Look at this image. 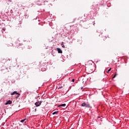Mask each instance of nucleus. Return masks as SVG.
I'll use <instances>...</instances> for the list:
<instances>
[{
    "label": "nucleus",
    "mask_w": 129,
    "mask_h": 129,
    "mask_svg": "<svg viewBox=\"0 0 129 129\" xmlns=\"http://www.w3.org/2000/svg\"><path fill=\"white\" fill-rule=\"evenodd\" d=\"M81 106H82L83 107H87V108H91L92 107H91V105H90V104L86 102L82 103Z\"/></svg>",
    "instance_id": "nucleus-1"
},
{
    "label": "nucleus",
    "mask_w": 129,
    "mask_h": 129,
    "mask_svg": "<svg viewBox=\"0 0 129 129\" xmlns=\"http://www.w3.org/2000/svg\"><path fill=\"white\" fill-rule=\"evenodd\" d=\"M44 3H48V1L44 0H39L37 3V5H38V6H41V5H42V4Z\"/></svg>",
    "instance_id": "nucleus-2"
},
{
    "label": "nucleus",
    "mask_w": 129,
    "mask_h": 129,
    "mask_svg": "<svg viewBox=\"0 0 129 129\" xmlns=\"http://www.w3.org/2000/svg\"><path fill=\"white\" fill-rule=\"evenodd\" d=\"M12 15L14 16V18H17V17L19 16V12L15 11L12 13Z\"/></svg>",
    "instance_id": "nucleus-3"
},
{
    "label": "nucleus",
    "mask_w": 129,
    "mask_h": 129,
    "mask_svg": "<svg viewBox=\"0 0 129 129\" xmlns=\"http://www.w3.org/2000/svg\"><path fill=\"white\" fill-rule=\"evenodd\" d=\"M15 94H17L18 95L17 97H19L20 95V93H18V92H17V91H14V92H12L11 94V95H15Z\"/></svg>",
    "instance_id": "nucleus-4"
},
{
    "label": "nucleus",
    "mask_w": 129,
    "mask_h": 129,
    "mask_svg": "<svg viewBox=\"0 0 129 129\" xmlns=\"http://www.w3.org/2000/svg\"><path fill=\"white\" fill-rule=\"evenodd\" d=\"M42 104V101H37L36 102H35V105L36 106H40L41 105V104Z\"/></svg>",
    "instance_id": "nucleus-5"
},
{
    "label": "nucleus",
    "mask_w": 129,
    "mask_h": 129,
    "mask_svg": "<svg viewBox=\"0 0 129 129\" xmlns=\"http://www.w3.org/2000/svg\"><path fill=\"white\" fill-rule=\"evenodd\" d=\"M12 103H13V102L11 100H9L5 103V105H8V104H12Z\"/></svg>",
    "instance_id": "nucleus-6"
},
{
    "label": "nucleus",
    "mask_w": 129,
    "mask_h": 129,
    "mask_svg": "<svg viewBox=\"0 0 129 129\" xmlns=\"http://www.w3.org/2000/svg\"><path fill=\"white\" fill-rule=\"evenodd\" d=\"M7 61H11V59L8 58H6V59H3L2 63H5V62H7Z\"/></svg>",
    "instance_id": "nucleus-7"
},
{
    "label": "nucleus",
    "mask_w": 129,
    "mask_h": 129,
    "mask_svg": "<svg viewBox=\"0 0 129 129\" xmlns=\"http://www.w3.org/2000/svg\"><path fill=\"white\" fill-rule=\"evenodd\" d=\"M56 50L59 54H62V50L60 48H56Z\"/></svg>",
    "instance_id": "nucleus-8"
},
{
    "label": "nucleus",
    "mask_w": 129,
    "mask_h": 129,
    "mask_svg": "<svg viewBox=\"0 0 129 129\" xmlns=\"http://www.w3.org/2000/svg\"><path fill=\"white\" fill-rule=\"evenodd\" d=\"M27 120H28L27 118H25L20 120V122H24L25 123H26Z\"/></svg>",
    "instance_id": "nucleus-9"
},
{
    "label": "nucleus",
    "mask_w": 129,
    "mask_h": 129,
    "mask_svg": "<svg viewBox=\"0 0 129 129\" xmlns=\"http://www.w3.org/2000/svg\"><path fill=\"white\" fill-rule=\"evenodd\" d=\"M59 113V111H54L52 113L53 115H55V114H58V113Z\"/></svg>",
    "instance_id": "nucleus-10"
},
{
    "label": "nucleus",
    "mask_w": 129,
    "mask_h": 129,
    "mask_svg": "<svg viewBox=\"0 0 129 129\" xmlns=\"http://www.w3.org/2000/svg\"><path fill=\"white\" fill-rule=\"evenodd\" d=\"M59 106H61V107H65V106H66V104H61L60 105H59Z\"/></svg>",
    "instance_id": "nucleus-11"
},
{
    "label": "nucleus",
    "mask_w": 129,
    "mask_h": 129,
    "mask_svg": "<svg viewBox=\"0 0 129 129\" xmlns=\"http://www.w3.org/2000/svg\"><path fill=\"white\" fill-rule=\"evenodd\" d=\"M117 76V73H115L114 76L112 77V79L115 78Z\"/></svg>",
    "instance_id": "nucleus-12"
},
{
    "label": "nucleus",
    "mask_w": 129,
    "mask_h": 129,
    "mask_svg": "<svg viewBox=\"0 0 129 129\" xmlns=\"http://www.w3.org/2000/svg\"><path fill=\"white\" fill-rule=\"evenodd\" d=\"M64 42H62L61 43V46L62 48H65V45H64Z\"/></svg>",
    "instance_id": "nucleus-13"
},
{
    "label": "nucleus",
    "mask_w": 129,
    "mask_h": 129,
    "mask_svg": "<svg viewBox=\"0 0 129 129\" xmlns=\"http://www.w3.org/2000/svg\"><path fill=\"white\" fill-rule=\"evenodd\" d=\"M13 43H10L8 45V47H12L13 46Z\"/></svg>",
    "instance_id": "nucleus-14"
},
{
    "label": "nucleus",
    "mask_w": 129,
    "mask_h": 129,
    "mask_svg": "<svg viewBox=\"0 0 129 129\" xmlns=\"http://www.w3.org/2000/svg\"><path fill=\"white\" fill-rule=\"evenodd\" d=\"M110 6H111L110 3H107V6L108 8H109V7H110Z\"/></svg>",
    "instance_id": "nucleus-15"
},
{
    "label": "nucleus",
    "mask_w": 129,
    "mask_h": 129,
    "mask_svg": "<svg viewBox=\"0 0 129 129\" xmlns=\"http://www.w3.org/2000/svg\"><path fill=\"white\" fill-rule=\"evenodd\" d=\"M111 70V68H110L109 70H107V73H109V72H110Z\"/></svg>",
    "instance_id": "nucleus-16"
},
{
    "label": "nucleus",
    "mask_w": 129,
    "mask_h": 129,
    "mask_svg": "<svg viewBox=\"0 0 129 129\" xmlns=\"http://www.w3.org/2000/svg\"><path fill=\"white\" fill-rule=\"evenodd\" d=\"M45 70H46V69H45V68L41 69V71H45Z\"/></svg>",
    "instance_id": "nucleus-17"
},
{
    "label": "nucleus",
    "mask_w": 129,
    "mask_h": 129,
    "mask_svg": "<svg viewBox=\"0 0 129 129\" xmlns=\"http://www.w3.org/2000/svg\"><path fill=\"white\" fill-rule=\"evenodd\" d=\"M93 25L94 26L95 25V21H93Z\"/></svg>",
    "instance_id": "nucleus-18"
},
{
    "label": "nucleus",
    "mask_w": 129,
    "mask_h": 129,
    "mask_svg": "<svg viewBox=\"0 0 129 129\" xmlns=\"http://www.w3.org/2000/svg\"><path fill=\"white\" fill-rule=\"evenodd\" d=\"M72 81V82H74L75 81V80L74 79H73Z\"/></svg>",
    "instance_id": "nucleus-19"
},
{
    "label": "nucleus",
    "mask_w": 129,
    "mask_h": 129,
    "mask_svg": "<svg viewBox=\"0 0 129 129\" xmlns=\"http://www.w3.org/2000/svg\"><path fill=\"white\" fill-rule=\"evenodd\" d=\"M20 24H22V23H23V21L21 20V21H20Z\"/></svg>",
    "instance_id": "nucleus-20"
},
{
    "label": "nucleus",
    "mask_w": 129,
    "mask_h": 129,
    "mask_svg": "<svg viewBox=\"0 0 129 129\" xmlns=\"http://www.w3.org/2000/svg\"><path fill=\"white\" fill-rule=\"evenodd\" d=\"M11 68H12V67H10L9 68V69H11Z\"/></svg>",
    "instance_id": "nucleus-21"
},
{
    "label": "nucleus",
    "mask_w": 129,
    "mask_h": 129,
    "mask_svg": "<svg viewBox=\"0 0 129 129\" xmlns=\"http://www.w3.org/2000/svg\"><path fill=\"white\" fill-rule=\"evenodd\" d=\"M102 81L104 82V79H102Z\"/></svg>",
    "instance_id": "nucleus-22"
},
{
    "label": "nucleus",
    "mask_w": 129,
    "mask_h": 129,
    "mask_svg": "<svg viewBox=\"0 0 129 129\" xmlns=\"http://www.w3.org/2000/svg\"><path fill=\"white\" fill-rule=\"evenodd\" d=\"M7 70H9V68H6Z\"/></svg>",
    "instance_id": "nucleus-23"
},
{
    "label": "nucleus",
    "mask_w": 129,
    "mask_h": 129,
    "mask_svg": "<svg viewBox=\"0 0 129 129\" xmlns=\"http://www.w3.org/2000/svg\"><path fill=\"white\" fill-rule=\"evenodd\" d=\"M98 118H100V117L98 116Z\"/></svg>",
    "instance_id": "nucleus-24"
},
{
    "label": "nucleus",
    "mask_w": 129,
    "mask_h": 129,
    "mask_svg": "<svg viewBox=\"0 0 129 129\" xmlns=\"http://www.w3.org/2000/svg\"><path fill=\"white\" fill-rule=\"evenodd\" d=\"M8 72H10V71H8Z\"/></svg>",
    "instance_id": "nucleus-25"
},
{
    "label": "nucleus",
    "mask_w": 129,
    "mask_h": 129,
    "mask_svg": "<svg viewBox=\"0 0 129 129\" xmlns=\"http://www.w3.org/2000/svg\"><path fill=\"white\" fill-rule=\"evenodd\" d=\"M36 109H35V110H36Z\"/></svg>",
    "instance_id": "nucleus-26"
}]
</instances>
